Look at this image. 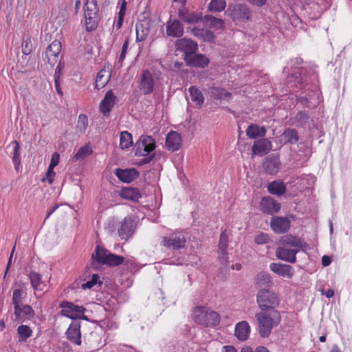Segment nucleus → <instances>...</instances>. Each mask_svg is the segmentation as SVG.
<instances>
[{
  "instance_id": "39448f33",
  "label": "nucleus",
  "mask_w": 352,
  "mask_h": 352,
  "mask_svg": "<svg viewBox=\"0 0 352 352\" xmlns=\"http://www.w3.org/2000/svg\"><path fill=\"white\" fill-rule=\"evenodd\" d=\"M225 13L236 23H246L252 18V11L245 3L229 5Z\"/></svg>"
},
{
  "instance_id": "bf43d9fd",
  "label": "nucleus",
  "mask_w": 352,
  "mask_h": 352,
  "mask_svg": "<svg viewBox=\"0 0 352 352\" xmlns=\"http://www.w3.org/2000/svg\"><path fill=\"white\" fill-rule=\"evenodd\" d=\"M219 260L222 264L224 265L223 267L225 269L227 268L228 265H230L228 263V255L226 250V251H219Z\"/></svg>"
},
{
  "instance_id": "5701e85b",
  "label": "nucleus",
  "mask_w": 352,
  "mask_h": 352,
  "mask_svg": "<svg viewBox=\"0 0 352 352\" xmlns=\"http://www.w3.org/2000/svg\"><path fill=\"white\" fill-rule=\"evenodd\" d=\"M134 232V221L130 217H125L122 222L118 234L122 239H127Z\"/></svg>"
},
{
  "instance_id": "13d9d810",
  "label": "nucleus",
  "mask_w": 352,
  "mask_h": 352,
  "mask_svg": "<svg viewBox=\"0 0 352 352\" xmlns=\"http://www.w3.org/2000/svg\"><path fill=\"white\" fill-rule=\"evenodd\" d=\"M86 311V309L82 306L75 305V308L74 309V313H73V318L76 319L80 318V315L84 314V312Z\"/></svg>"
},
{
  "instance_id": "f257e3e1",
  "label": "nucleus",
  "mask_w": 352,
  "mask_h": 352,
  "mask_svg": "<svg viewBox=\"0 0 352 352\" xmlns=\"http://www.w3.org/2000/svg\"><path fill=\"white\" fill-rule=\"evenodd\" d=\"M258 322V332L261 337H268L274 327L277 326L280 321V314L277 310L261 311L256 314Z\"/></svg>"
},
{
  "instance_id": "20e7f679",
  "label": "nucleus",
  "mask_w": 352,
  "mask_h": 352,
  "mask_svg": "<svg viewBox=\"0 0 352 352\" xmlns=\"http://www.w3.org/2000/svg\"><path fill=\"white\" fill-rule=\"evenodd\" d=\"M256 301L262 311L276 310L275 308L279 305L277 294L269 288H263L258 292Z\"/></svg>"
},
{
  "instance_id": "0eeeda50",
  "label": "nucleus",
  "mask_w": 352,
  "mask_h": 352,
  "mask_svg": "<svg viewBox=\"0 0 352 352\" xmlns=\"http://www.w3.org/2000/svg\"><path fill=\"white\" fill-rule=\"evenodd\" d=\"M155 148V142L151 136L142 135L135 146V155L147 156Z\"/></svg>"
},
{
  "instance_id": "2eb2a0df",
  "label": "nucleus",
  "mask_w": 352,
  "mask_h": 352,
  "mask_svg": "<svg viewBox=\"0 0 352 352\" xmlns=\"http://www.w3.org/2000/svg\"><path fill=\"white\" fill-rule=\"evenodd\" d=\"M186 238L184 235L172 234L170 236H164L162 240L163 245L172 248L173 250H178L184 248L186 244Z\"/></svg>"
},
{
  "instance_id": "8fccbe9b",
  "label": "nucleus",
  "mask_w": 352,
  "mask_h": 352,
  "mask_svg": "<svg viewBox=\"0 0 352 352\" xmlns=\"http://www.w3.org/2000/svg\"><path fill=\"white\" fill-rule=\"evenodd\" d=\"M21 296L22 291L19 289H16L14 291L12 297V303L14 305V309L18 311V307L21 305Z\"/></svg>"
},
{
  "instance_id": "9d476101",
  "label": "nucleus",
  "mask_w": 352,
  "mask_h": 352,
  "mask_svg": "<svg viewBox=\"0 0 352 352\" xmlns=\"http://www.w3.org/2000/svg\"><path fill=\"white\" fill-rule=\"evenodd\" d=\"M279 243L285 247L294 248L293 249L298 250V251L300 250L305 251L307 247V244L300 237L292 234H286L281 236Z\"/></svg>"
},
{
  "instance_id": "49530a36",
  "label": "nucleus",
  "mask_w": 352,
  "mask_h": 352,
  "mask_svg": "<svg viewBox=\"0 0 352 352\" xmlns=\"http://www.w3.org/2000/svg\"><path fill=\"white\" fill-rule=\"evenodd\" d=\"M91 153V149L88 145H85L84 146L80 147L77 153L74 156V160H78L81 159H84L89 155Z\"/></svg>"
},
{
  "instance_id": "7c9ffc66",
  "label": "nucleus",
  "mask_w": 352,
  "mask_h": 352,
  "mask_svg": "<svg viewBox=\"0 0 352 352\" xmlns=\"http://www.w3.org/2000/svg\"><path fill=\"white\" fill-rule=\"evenodd\" d=\"M265 133L266 130L263 126H259L254 124L250 125L246 130L247 135L251 139L263 137Z\"/></svg>"
},
{
  "instance_id": "473e14b6",
  "label": "nucleus",
  "mask_w": 352,
  "mask_h": 352,
  "mask_svg": "<svg viewBox=\"0 0 352 352\" xmlns=\"http://www.w3.org/2000/svg\"><path fill=\"white\" fill-rule=\"evenodd\" d=\"M203 21L206 25L217 30H222L225 27V23L222 19L216 18L212 15H206Z\"/></svg>"
},
{
  "instance_id": "aec40b11",
  "label": "nucleus",
  "mask_w": 352,
  "mask_h": 352,
  "mask_svg": "<svg viewBox=\"0 0 352 352\" xmlns=\"http://www.w3.org/2000/svg\"><path fill=\"white\" fill-rule=\"evenodd\" d=\"M272 149V143L267 139L262 138L254 142L252 147V155H263Z\"/></svg>"
},
{
  "instance_id": "de8ad7c7",
  "label": "nucleus",
  "mask_w": 352,
  "mask_h": 352,
  "mask_svg": "<svg viewBox=\"0 0 352 352\" xmlns=\"http://www.w3.org/2000/svg\"><path fill=\"white\" fill-rule=\"evenodd\" d=\"M88 125V118L85 114H80L78 116L76 128L81 133L85 132Z\"/></svg>"
},
{
  "instance_id": "412c9836",
  "label": "nucleus",
  "mask_w": 352,
  "mask_h": 352,
  "mask_svg": "<svg viewBox=\"0 0 352 352\" xmlns=\"http://www.w3.org/2000/svg\"><path fill=\"white\" fill-rule=\"evenodd\" d=\"M176 46L178 50L184 52L185 56L189 54V53L196 52L198 49L196 42L186 38L177 41Z\"/></svg>"
},
{
  "instance_id": "58836bf2",
  "label": "nucleus",
  "mask_w": 352,
  "mask_h": 352,
  "mask_svg": "<svg viewBox=\"0 0 352 352\" xmlns=\"http://www.w3.org/2000/svg\"><path fill=\"white\" fill-rule=\"evenodd\" d=\"M19 342H26L32 335V331L28 325H20L17 329Z\"/></svg>"
},
{
  "instance_id": "f8f14e48",
  "label": "nucleus",
  "mask_w": 352,
  "mask_h": 352,
  "mask_svg": "<svg viewBox=\"0 0 352 352\" xmlns=\"http://www.w3.org/2000/svg\"><path fill=\"white\" fill-rule=\"evenodd\" d=\"M61 43L59 41H54L47 48L45 51V57L51 66H54L58 59V56L61 50Z\"/></svg>"
},
{
  "instance_id": "6ab92c4d",
  "label": "nucleus",
  "mask_w": 352,
  "mask_h": 352,
  "mask_svg": "<svg viewBox=\"0 0 352 352\" xmlns=\"http://www.w3.org/2000/svg\"><path fill=\"white\" fill-rule=\"evenodd\" d=\"M34 315V310L28 305L19 306L18 311L14 309L15 321L17 323H22L25 320H30Z\"/></svg>"
},
{
  "instance_id": "423d86ee",
  "label": "nucleus",
  "mask_w": 352,
  "mask_h": 352,
  "mask_svg": "<svg viewBox=\"0 0 352 352\" xmlns=\"http://www.w3.org/2000/svg\"><path fill=\"white\" fill-rule=\"evenodd\" d=\"M96 0H87L84 5V15L87 31L95 30L99 23L100 16Z\"/></svg>"
},
{
  "instance_id": "a18cd8bd",
  "label": "nucleus",
  "mask_w": 352,
  "mask_h": 352,
  "mask_svg": "<svg viewBox=\"0 0 352 352\" xmlns=\"http://www.w3.org/2000/svg\"><path fill=\"white\" fill-rule=\"evenodd\" d=\"M226 6L224 0H211L208 7L211 11L221 12L225 9Z\"/></svg>"
},
{
  "instance_id": "4468645a",
  "label": "nucleus",
  "mask_w": 352,
  "mask_h": 352,
  "mask_svg": "<svg viewBox=\"0 0 352 352\" xmlns=\"http://www.w3.org/2000/svg\"><path fill=\"white\" fill-rule=\"evenodd\" d=\"M66 337L70 342L80 346L81 344L80 324L72 322L65 332Z\"/></svg>"
},
{
  "instance_id": "680f3d73",
  "label": "nucleus",
  "mask_w": 352,
  "mask_h": 352,
  "mask_svg": "<svg viewBox=\"0 0 352 352\" xmlns=\"http://www.w3.org/2000/svg\"><path fill=\"white\" fill-rule=\"evenodd\" d=\"M310 100V98L302 96L298 98V102L303 106L309 107L311 104Z\"/></svg>"
},
{
  "instance_id": "338daca9",
  "label": "nucleus",
  "mask_w": 352,
  "mask_h": 352,
  "mask_svg": "<svg viewBox=\"0 0 352 352\" xmlns=\"http://www.w3.org/2000/svg\"><path fill=\"white\" fill-rule=\"evenodd\" d=\"M331 260L329 256L324 255L322 257V264L324 267L329 265L331 264Z\"/></svg>"
},
{
  "instance_id": "7ed1b4c3",
  "label": "nucleus",
  "mask_w": 352,
  "mask_h": 352,
  "mask_svg": "<svg viewBox=\"0 0 352 352\" xmlns=\"http://www.w3.org/2000/svg\"><path fill=\"white\" fill-rule=\"evenodd\" d=\"M192 316L197 324L205 327H215L220 322L219 314L206 307H197L193 311Z\"/></svg>"
},
{
  "instance_id": "393cba45",
  "label": "nucleus",
  "mask_w": 352,
  "mask_h": 352,
  "mask_svg": "<svg viewBox=\"0 0 352 352\" xmlns=\"http://www.w3.org/2000/svg\"><path fill=\"white\" fill-rule=\"evenodd\" d=\"M270 269L274 273L281 276H287L288 278H291L294 274L292 266L287 264L272 263L270 265Z\"/></svg>"
},
{
  "instance_id": "bb28decb",
  "label": "nucleus",
  "mask_w": 352,
  "mask_h": 352,
  "mask_svg": "<svg viewBox=\"0 0 352 352\" xmlns=\"http://www.w3.org/2000/svg\"><path fill=\"white\" fill-rule=\"evenodd\" d=\"M166 33L170 36L180 37L184 34V28L179 20L169 21L167 23Z\"/></svg>"
},
{
  "instance_id": "f03ea898",
  "label": "nucleus",
  "mask_w": 352,
  "mask_h": 352,
  "mask_svg": "<svg viewBox=\"0 0 352 352\" xmlns=\"http://www.w3.org/2000/svg\"><path fill=\"white\" fill-rule=\"evenodd\" d=\"M91 266L96 268L98 263L106 264L111 266H117L122 264L124 258L122 256L108 252L107 250L98 245L95 254H92Z\"/></svg>"
},
{
  "instance_id": "b1692460",
  "label": "nucleus",
  "mask_w": 352,
  "mask_h": 352,
  "mask_svg": "<svg viewBox=\"0 0 352 352\" xmlns=\"http://www.w3.org/2000/svg\"><path fill=\"white\" fill-rule=\"evenodd\" d=\"M182 145V138L176 131H170L166 138V146L169 151H176Z\"/></svg>"
},
{
  "instance_id": "052dcab7",
  "label": "nucleus",
  "mask_w": 352,
  "mask_h": 352,
  "mask_svg": "<svg viewBox=\"0 0 352 352\" xmlns=\"http://www.w3.org/2000/svg\"><path fill=\"white\" fill-rule=\"evenodd\" d=\"M128 46H129V41H128V39H126L122 45V52H121V54L119 57L120 61H122L124 59Z\"/></svg>"
},
{
  "instance_id": "e433bc0d",
  "label": "nucleus",
  "mask_w": 352,
  "mask_h": 352,
  "mask_svg": "<svg viewBox=\"0 0 352 352\" xmlns=\"http://www.w3.org/2000/svg\"><path fill=\"white\" fill-rule=\"evenodd\" d=\"M255 283L256 286L259 287H265L264 288H268L272 285L270 275L263 272L257 274Z\"/></svg>"
},
{
  "instance_id": "603ef678",
  "label": "nucleus",
  "mask_w": 352,
  "mask_h": 352,
  "mask_svg": "<svg viewBox=\"0 0 352 352\" xmlns=\"http://www.w3.org/2000/svg\"><path fill=\"white\" fill-rule=\"evenodd\" d=\"M309 120L308 116L304 111H299L296 116V120L299 125H305Z\"/></svg>"
},
{
  "instance_id": "a19ab883",
  "label": "nucleus",
  "mask_w": 352,
  "mask_h": 352,
  "mask_svg": "<svg viewBox=\"0 0 352 352\" xmlns=\"http://www.w3.org/2000/svg\"><path fill=\"white\" fill-rule=\"evenodd\" d=\"M133 144L132 135L128 131H122L120 137V145L123 149L128 148Z\"/></svg>"
},
{
  "instance_id": "c85d7f7f",
  "label": "nucleus",
  "mask_w": 352,
  "mask_h": 352,
  "mask_svg": "<svg viewBox=\"0 0 352 352\" xmlns=\"http://www.w3.org/2000/svg\"><path fill=\"white\" fill-rule=\"evenodd\" d=\"M191 32L195 37L205 42H211L214 39V33L206 29L195 27Z\"/></svg>"
},
{
  "instance_id": "f704fd0d",
  "label": "nucleus",
  "mask_w": 352,
  "mask_h": 352,
  "mask_svg": "<svg viewBox=\"0 0 352 352\" xmlns=\"http://www.w3.org/2000/svg\"><path fill=\"white\" fill-rule=\"evenodd\" d=\"M208 93L211 97L219 100H228L231 96L230 93L226 91L224 89L218 87H212L209 88Z\"/></svg>"
},
{
  "instance_id": "a878e982",
  "label": "nucleus",
  "mask_w": 352,
  "mask_h": 352,
  "mask_svg": "<svg viewBox=\"0 0 352 352\" xmlns=\"http://www.w3.org/2000/svg\"><path fill=\"white\" fill-rule=\"evenodd\" d=\"M116 100V96L114 95L112 90L108 91L104 98L102 100L100 109V111L104 113H109L113 108Z\"/></svg>"
},
{
  "instance_id": "4be33fe9",
  "label": "nucleus",
  "mask_w": 352,
  "mask_h": 352,
  "mask_svg": "<svg viewBox=\"0 0 352 352\" xmlns=\"http://www.w3.org/2000/svg\"><path fill=\"white\" fill-rule=\"evenodd\" d=\"M115 174L120 181L125 183H130L138 177L139 173L135 168H117Z\"/></svg>"
},
{
  "instance_id": "c9c22d12",
  "label": "nucleus",
  "mask_w": 352,
  "mask_h": 352,
  "mask_svg": "<svg viewBox=\"0 0 352 352\" xmlns=\"http://www.w3.org/2000/svg\"><path fill=\"white\" fill-rule=\"evenodd\" d=\"M282 139L285 144H296L298 140V133L294 129H287L282 134Z\"/></svg>"
},
{
  "instance_id": "a211bd4d",
  "label": "nucleus",
  "mask_w": 352,
  "mask_h": 352,
  "mask_svg": "<svg viewBox=\"0 0 352 352\" xmlns=\"http://www.w3.org/2000/svg\"><path fill=\"white\" fill-rule=\"evenodd\" d=\"M280 162L279 155L272 154L267 156L263 163V168L268 174H276L280 167Z\"/></svg>"
},
{
  "instance_id": "79ce46f5",
  "label": "nucleus",
  "mask_w": 352,
  "mask_h": 352,
  "mask_svg": "<svg viewBox=\"0 0 352 352\" xmlns=\"http://www.w3.org/2000/svg\"><path fill=\"white\" fill-rule=\"evenodd\" d=\"M148 28L142 22H138L136 24V39L142 41L145 39L148 34Z\"/></svg>"
},
{
  "instance_id": "dca6fc26",
  "label": "nucleus",
  "mask_w": 352,
  "mask_h": 352,
  "mask_svg": "<svg viewBox=\"0 0 352 352\" xmlns=\"http://www.w3.org/2000/svg\"><path fill=\"white\" fill-rule=\"evenodd\" d=\"M260 205L261 210L269 214L276 213L280 210V204L270 197H263Z\"/></svg>"
},
{
  "instance_id": "69168bd1",
  "label": "nucleus",
  "mask_w": 352,
  "mask_h": 352,
  "mask_svg": "<svg viewBox=\"0 0 352 352\" xmlns=\"http://www.w3.org/2000/svg\"><path fill=\"white\" fill-rule=\"evenodd\" d=\"M248 1L253 5L261 7L265 4L267 0H248Z\"/></svg>"
},
{
  "instance_id": "3c124183",
  "label": "nucleus",
  "mask_w": 352,
  "mask_h": 352,
  "mask_svg": "<svg viewBox=\"0 0 352 352\" xmlns=\"http://www.w3.org/2000/svg\"><path fill=\"white\" fill-rule=\"evenodd\" d=\"M228 235L226 233V231H223L221 234L219 243V251H226L228 248Z\"/></svg>"
},
{
  "instance_id": "9b49d317",
  "label": "nucleus",
  "mask_w": 352,
  "mask_h": 352,
  "mask_svg": "<svg viewBox=\"0 0 352 352\" xmlns=\"http://www.w3.org/2000/svg\"><path fill=\"white\" fill-rule=\"evenodd\" d=\"M184 59L188 66L201 68L206 67L210 61L206 56L196 52L189 53L185 56Z\"/></svg>"
},
{
  "instance_id": "5fc2aeb1",
  "label": "nucleus",
  "mask_w": 352,
  "mask_h": 352,
  "mask_svg": "<svg viewBox=\"0 0 352 352\" xmlns=\"http://www.w3.org/2000/svg\"><path fill=\"white\" fill-rule=\"evenodd\" d=\"M98 275L93 274L91 279L86 282L85 283H83L81 285V287L83 289L92 288L95 285H96L98 283Z\"/></svg>"
},
{
  "instance_id": "0e129e2a",
  "label": "nucleus",
  "mask_w": 352,
  "mask_h": 352,
  "mask_svg": "<svg viewBox=\"0 0 352 352\" xmlns=\"http://www.w3.org/2000/svg\"><path fill=\"white\" fill-rule=\"evenodd\" d=\"M126 8V3L124 0L122 3L121 4L120 8L119 16H118L124 18V14H125Z\"/></svg>"
},
{
  "instance_id": "6e6d98bb",
  "label": "nucleus",
  "mask_w": 352,
  "mask_h": 352,
  "mask_svg": "<svg viewBox=\"0 0 352 352\" xmlns=\"http://www.w3.org/2000/svg\"><path fill=\"white\" fill-rule=\"evenodd\" d=\"M63 67V65H62L61 63H59L56 69V72H55V74H54L56 89L58 93L60 94H62V92L60 91V87H59L58 78H59V74H60V70L62 69Z\"/></svg>"
},
{
  "instance_id": "09e8293b",
  "label": "nucleus",
  "mask_w": 352,
  "mask_h": 352,
  "mask_svg": "<svg viewBox=\"0 0 352 352\" xmlns=\"http://www.w3.org/2000/svg\"><path fill=\"white\" fill-rule=\"evenodd\" d=\"M21 48L22 52L24 55H29L31 54L33 50V44L32 43L31 39L29 37H27L23 40Z\"/></svg>"
},
{
  "instance_id": "774afa93",
  "label": "nucleus",
  "mask_w": 352,
  "mask_h": 352,
  "mask_svg": "<svg viewBox=\"0 0 352 352\" xmlns=\"http://www.w3.org/2000/svg\"><path fill=\"white\" fill-rule=\"evenodd\" d=\"M222 352H238L233 346H224Z\"/></svg>"
},
{
  "instance_id": "37998d69",
  "label": "nucleus",
  "mask_w": 352,
  "mask_h": 352,
  "mask_svg": "<svg viewBox=\"0 0 352 352\" xmlns=\"http://www.w3.org/2000/svg\"><path fill=\"white\" fill-rule=\"evenodd\" d=\"M11 144L13 146V157L12 161L15 165V168L16 170L19 169V166L20 165V152H19V144L17 141H13Z\"/></svg>"
},
{
  "instance_id": "cd10ccee",
  "label": "nucleus",
  "mask_w": 352,
  "mask_h": 352,
  "mask_svg": "<svg viewBox=\"0 0 352 352\" xmlns=\"http://www.w3.org/2000/svg\"><path fill=\"white\" fill-rule=\"evenodd\" d=\"M250 327L246 321H242L236 324L234 335L241 340H246L250 335Z\"/></svg>"
},
{
  "instance_id": "c756f323",
  "label": "nucleus",
  "mask_w": 352,
  "mask_h": 352,
  "mask_svg": "<svg viewBox=\"0 0 352 352\" xmlns=\"http://www.w3.org/2000/svg\"><path fill=\"white\" fill-rule=\"evenodd\" d=\"M120 195L122 198L131 200L133 201H138L141 197V194L138 188H123L120 192Z\"/></svg>"
},
{
  "instance_id": "c03bdc74",
  "label": "nucleus",
  "mask_w": 352,
  "mask_h": 352,
  "mask_svg": "<svg viewBox=\"0 0 352 352\" xmlns=\"http://www.w3.org/2000/svg\"><path fill=\"white\" fill-rule=\"evenodd\" d=\"M29 278L30 279L31 285L34 289L43 290L42 288L39 287L42 284L41 276L39 274L35 272H31L29 274Z\"/></svg>"
},
{
  "instance_id": "2f4dec72",
  "label": "nucleus",
  "mask_w": 352,
  "mask_h": 352,
  "mask_svg": "<svg viewBox=\"0 0 352 352\" xmlns=\"http://www.w3.org/2000/svg\"><path fill=\"white\" fill-rule=\"evenodd\" d=\"M267 190L272 195L280 196L285 192L286 188L283 182L274 181L268 184Z\"/></svg>"
},
{
  "instance_id": "4c0bfd02",
  "label": "nucleus",
  "mask_w": 352,
  "mask_h": 352,
  "mask_svg": "<svg viewBox=\"0 0 352 352\" xmlns=\"http://www.w3.org/2000/svg\"><path fill=\"white\" fill-rule=\"evenodd\" d=\"M189 93L192 101L195 102L197 106L201 107L204 102L202 92L195 86H191L189 88Z\"/></svg>"
},
{
  "instance_id": "1a4fd4ad",
  "label": "nucleus",
  "mask_w": 352,
  "mask_h": 352,
  "mask_svg": "<svg viewBox=\"0 0 352 352\" xmlns=\"http://www.w3.org/2000/svg\"><path fill=\"white\" fill-rule=\"evenodd\" d=\"M270 227L276 234L286 233L291 227V221L286 217L274 216L270 220Z\"/></svg>"
},
{
  "instance_id": "ea45409f",
  "label": "nucleus",
  "mask_w": 352,
  "mask_h": 352,
  "mask_svg": "<svg viewBox=\"0 0 352 352\" xmlns=\"http://www.w3.org/2000/svg\"><path fill=\"white\" fill-rule=\"evenodd\" d=\"M75 305L73 302L69 301H63L60 304V307L62 308L60 314L62 316H66L69 318H73L74 309Z\"/></svg>"
},
{
  "instance_id": "f3484780",
  "label": "nucleus",
  "mask_w": 352,
  "mask_h": 352,
  "mask_svg": "<svg viewBox=\"0 0 352 352\" xmlns=\"http://www.w3.org/2000/svg\"><path fill=\"white\" fill-rule=\"evenodd\" d=\"M178 16L185 23L195 24L203 21L201 13L188 10L186 8L179 9Z\"/></svg>"
},
{
  "instance_id": "72a5a7b5",
  "label": "nucleus",
  "mask_w": 352,
  "mask_h": 352,
  "mask_svg": "<svg viewBox=\"0 0 352 352\" xmlns=\"http://www.w3.org/2000/svg\"><path fill=\"white\" fill-rule=\"evenodd\" d=\"M110 77V73L108 70L101 69L97 74L95 87L98 89L104 87L108 83Z\"/></svg>"
},
{
  "instance_id": "864d4df0",
  "label": "nucleus",
  "mask_w": 352,
  "mask_h": 352,
  "mask_svg": "<svg viewBox=\"0 0 352 352\" xmlns=\"http://www.w3.org/2000/svg\"><path fill=\"white\" fill-rule=\"evenodd\" d=\"M270 241V239L267 234L261 232L254 239V241L258 245H263L267 243Z\"/></svg>"
},
{
  "instance_id": "e2e57ef3",
  "label": "nucleus",
  "mask_w": 352,
  "mask_h": 352,
  "mask_svg": "<svg viewBox=\"0 0 352 352\" xmlns=\"http://www.w3.org/2000/svg\"><path fill=\"white\" fill-rule=\"evenodd\" d=\"M46 176H47L48 182L50 184H52L54 181V177L55 176V172L54 171V169H50V168L48 167L47 171L46 173Z\"/></svg>"
},
{
  "instance_id": "6e6552de",
  "label": "nucleus",
  "mask_w": 352,
  "mask_h": 352,
  "mask_svg": "<svg viewBox=\"0 0 352 352\" xmlns=\"http://www.w3.org/2000/svg\"><path fill=\"white\" fill-rule=\"evenodd\" d=\"M139 89L144 95L151 94L153 91L154 79L148 69L144 70L140 78Z\"/></svg>"
},
{
  "instance_id": "ddd939ff",
  "label": "nucleus",
  "mask_w": 352,
  "mask_h": 352,
  "mask_svg": "<svg viewBox=\"0 0 352 352\" xmlns=\"http://www.w3.org/2000/svg\"><path fill=\"white\" fill-rule=\"evenodd\" d=\"M298 250L289 249L285 246H279L276 249V256L282 261L294 263L296 261V254Z\"/></svg>"
},
{
  "instance_id": "4d7b16f0",
  "label": "nucleus",
  "mask_w": 352,
  "mask_h": 352,
  "mask_svg": "<svg viewBox=\"0 0 352 352\" xmlns=\"http://www.w3.org/2000/svg\"><path fill=\"white\" fill-rule=\"evenodd\" d=\"M60 155L58 153L55 152L52 154L50 164L48 167L50 169H54L59 163Z\"/></svg>"
}]
</instances>
